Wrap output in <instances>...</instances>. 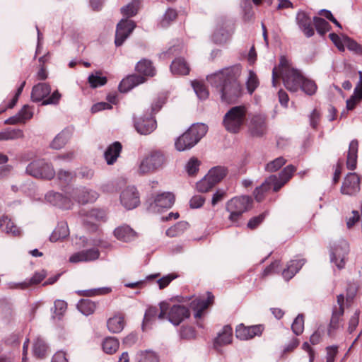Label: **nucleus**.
<instances>
[{
	"instance_id": "f257e3e1",
	"label": "nucleus",
	"mask_w": 362,
	"mask_h": 362,
	"mask_svg": "<svg viewBox=\"0 0 362 362\" xmlns=\"http://www.w3.org/2000/svg\"><path fill=\"white\" fill-rule=\"evenodd\" d=\"M240 74L241 66L235 65L211 74L206 79L219 92L223 102L233 103L242 95V86L238 81Z\"/></svg>"
},
{
	"instance_id": "f03ea898",
	"label": "nucleus",
	"mask_w": 362,
	"mask_h": 362,
	"mask_svg": "<svg viewBox=\"0 0 362 362\" xmlns=\"http://www.w3.org/2000/svg\"><path fill=\"white\" fill-rule=\"evenodd\" d=\"M303 77L299 70L293 68L289 61L284 56H281L279 66L272 70V86L276 87L277 79L281 78L288 90L296 92L300 88Z\"/></svg>"
},
{
	"instance_id": "7ed1b4c3",
	"label": "nucleus",
	"mask_w": 362,
	"mask_h": 362,
	"mask_svg": "<svg viewBox=\"0 0 362 362\" xmlns=\"http://www.w3.org/2000/svg\"><path fill=\"white\" fill-rule=\"evenodd\" d=\"M207 130L208 127L202 123L192 125L175 141L176 149L179 151L190 149L206 134Z\"/></svg>"
},
{
	"instance_id": "20e7f679",
	"label": "nucleus",
	"mask_w": 362,
	"mask_h": 362,
	"mask_svg": "<svg viewBox=\"0 0 362 362\" xmlns=\"http://www.w3.org/2000/svg\"><path fill=\"white\" fill-rule=\"evenodd\" d=\"M247 107L238 105L231 107L224 115L223 123L226 129L230 133H238L246 121Z\"/></svg>"
},
{
	"instance_id": "39448f33",
	"label": "nucleus",
	"mask_w": 362,
	"mask_h": 362,
	"mask_svg": "<svg viewBox=\"0 0 362 362\" xmlns=\"http://www.w3.org/2000/svg\"><path fill=\"white\" fill-rule=\"evenodd\" d=\"M252 199L249 196L236 197L229 200L226 205V211L230 214L228 219L235 226L243 214L252 207Z\"/></svg>"
},
{
	"instance_id": "423d86ee",
	"label": "nucleus",
	"mask_w": 362,
	"mask_h": 362,
	"mask_svg": "<svg viewBox=\"0 0 362 362\" xmlns=\"http://www.w3.org/2000/svg\"><path fill=\"white\" fill-rule=\"evenodd\" d=\"M51 92V87L48 83H39L34 86L31 92V99L33 102L42 101V105H47L49 104H57L60 100L61 94L58 90H55L47 99L43 100L48 96Z\"/></svg>"
},
{
	"instance_id": "0eeeda50",
	"label": "nucleus",
	"mask_w": 362,
	"mask_h": 362,
	"mask_svg": "<svg viewBox=\"0 0 362 362\" xmlns=\"http://www.w3.org/2000/svg\"><path fill=\"white\" fill-rule=\"evenodd\" d=\"M26 173L35 177L51 180L55 175L53 167L45 160L31 162L26 168Z\"/></svg>"
},
{
	"instance_id": "6e6552de",
	"label": "nucleus",
	"mask_w": 362,
	"mask_h": 362,
	"mask_svg": "<svg viewBox=\"0 0 362 362\" xmlns=\"http://www.w3.org/2000/svg\"><path fill=\"white\" fill-rule=\"evenodd\" d=\"M165 163V157L160 151H153L146 156L141 163L139 168V173L145 175L151 173L160 168Z\"/></svg>"
},
{
	"instance_id": "1a4fd4ad",
	"label": "nucleus",
	"mask_w": 362,
	"mask_h": 362,
	"mask_svg": "<svg viewBox=\"0 0 362 362\" xmlns=\"http://www.w3.org/2000/svg\"><path fill=\"white\" fill-rule=\"evenodd\" d=\"M349 252V245L346 240L341 239L335 242L330 249L331 262H334L339 269L344 268Z\"/></svg>"
},
{
	"instance_id": "9d476101",
	"label": "nucleus",
	"mask_w": 362,
	"mask_h": 362,
	"mask_svg": "<svg viewBox=\"0 0 362 362\" xmlns=\"http://www.w3.org/2000/svg\"><path fill=\"white\" fill-rule=\"evenodd\" d=\"M267 117L264 115H253L248 124V132L253 138H262L267 133Z\"/></svg>"
},
{
	"instance_id": "9b49d317",
	"label": "nucleus",
	"mask_w": 362,
	"mask_h": 362,
	"mask_svg": "<svg viewBox=\"0 0 362 362\" xmlns=\"http://www.w3.org/2000/svg\"><path fill=\"white\" fill-rule=\"evenodd\" d=\"M136 27L135 23L132 20L122 19L117 25L115 43L116 46H121L129 36Z\"/></svg>"
},
{
	"instance_id": "f8f14e48",
	"label": "nucleus",
	"mask_w": 362,
	"mask_h": 362,
	"mask_svg": "<svg viewBox=\"0 0 362 362\" xmlns=\"http://www.w3.org/2000/svg\"><path fill=\"white\" fill-rule=\"evenodd\" d=\"M121 204L127 209H133L140 203L139 192L135 187L129 186L126 187L120 195Z\"/></svg>"
},
{
	"instance_id": "ddd939ff",
	"label": "nucleus",
	"mask_w": 362,
	"mask_h": 362,
	"mask_svg": "<svg viewBox=\"0 0 362 362\" xmlns=\"http://www.w3.org/2000/svg\"><path fill=\"white\" fill-rule=\"evenodd\" d=\"M169 309L168 303L165 302H161L159 304V308L150 307L148 308L144 315L143 321V329H146L148 323L158 317L160 320H163L165 317L167 312Z\"/></svg>"
},
{
	"instance_id": "4468645a",
	"label": "nucleus",
	"mask_w": 362,
	"mask_h": 362,
	"mask_svg": "<svg viewBox=\"0 0 362 362\" xmlns=\"http://www.w3.org/2000/svg\"><path fill=\"white\" fill-rule=\"evenodd\" d=\"M360 189V180L357 174L349 173L342 184L341 192L344 194L353 195Z\"/></svg>"
},
{
	"instance_id": "2eb2a0df",
	"label": "nucleus",
	"mask_w": 362,
	"mask_h": 362,
	"mask_svg": "<svg viewBox=\"0 0 362 362\" xmlns=\"http://www.w3.org/2000/svg\"><path fill=\"white\" fill-rule=\"evenodd\" d=\"M189 317V310L185 306L181 305H174L170 309L168 315L169 321L175 325H178Z\"/></svg>"
},
{
	"instance_id": "dca6fc26",
	"label": "nucleus",
	"mask_w": 362,
	"mask_h": 362,
	"mask_svg": "<svg viewBox=\"0 0 362 362\" xmlns=\"http://www.w3.org/2000/svg\"><path fill=\"white\" fill-rule=\"evenodd\" d=\"M98 194L96 192L86 187L74 189L71 194V197L74 200L82 204L93 202L98 199Z\"/></svg>"
},
{
	"instance_id": "f3484780",
	"label": "nucleus",
	"mask_w": 362,
	"mask_h": 362,
	"mask_svg": "<svg viewBox=\"0 0 362 362\" xmlns=\"http://www.w3.org/2000/svg\"><path fill=\"white\" fill-rule=\"evenodd\" d=\"M263 328L261 325L245 327L244 325H239L235 330L237 338L241 340H247L255 336L262 334Z\"/></svg>"
},
{
	"instance_id": "a211bd4d",
	"label": "nucleus",
	"mask_w": 362,
	"mask_h": 362,
	"mask_svg": "<svg viewBox=\"0 0 362 362\" xmlns=\"http://www.w3.org/2000/svg\"><path fill=\"white\" fill-rule=\"evenodd\" d=\"M100 252L97 248H90L73 254L69 261L72 263L94 261L99 258Z\"/></svg>"
},
{
	"instance_id": "6ab92c4d",
	"label": "nucleus",
	"mask_w": 362,
	"mask_h": 362,
	"mask_svg": "<svg viewBox=\"0 0 362 362\" xmlns=\"http://www.w3.org/2000/svg\"><path fill=\"white\" fill-rule=\"evenodd\" d=\"M136 130L140 134L147 135L156 128V121L151 116L146 118L141 117L134 122Z\"/></svg>"
},
{
	"instance_id": "aec40b11",
	"label": "nucleus",
	"mask_w": 362,
	"mask_h": 362,
	"mask_svg": "<svg viewBox=\"0 0 362 362\" xmlns=\"http://www.w3.org/2000/svg\"><path fill=\"white\" fill-rule=\"evenodd\" d=\"M296 20L299 28L307 37H310L314 35L315 31L311 19L306 13L303 11L298 12Z\"/></svg>"
},
{
	"instance_id": "412c9836",
	"label": "nucleus",
	"mask_w": 362,
	"mask_h": 362,
	"mask_svg": "<svg viewBox=\"0 0 362 362\" xmlns=\"http://www.w3.org/2000/svg\"><path fill=\"white\" fill-rule=\"evenodd\" d=\"M296 168L293 165L285 167L279 173V177L276 175V180L273 182L274 192H278L293 176Z\"/></svg>"
},
{
	"instance_id": "4be33fe9",
	"label": "nucleus",
	"mask_w": 362,
	"mask_h": 362,
	"mask_svg": "<svg viewBox=\"0 0 362 362\" xmlns=\"http://www.w3.org/2000/svg\"><path fill=\"white\" fill-rule=\"evenodd\" d=\"M214 298V296L211 293L208 292L206 299L197 298L192 301L191 307L194 310H195V318H200L202 316L204 310H206L211 303H212Z\"/></svg>"
},
{
	"instance_id": "5701e85b",
	"label": "nucleus",
	"mask_w": 362,
	"mask_h": 362,
	"mask_svg": "<svg viewBox=\"0 0 362 362\" xmlns=\"http://www.w3.org/2000/svg\"><path fill=\"white\" fill-rule=\"evenodd\" d=\"M145 81V77L141 75H129L120 82L119 85V90L121 93H127L135 86L143 83Z\"/></svg>"
},
{
	"instance_id": "b1692460",
	"label": "nucleus",
	"mask_w": 362,
	"mask_h": 362,
	"mask_svg": "<svg viewBox=\"0 0 362 362\" xmlns=\"http://www.w3.org/2000/svg\"><path fill=\"white\" fill-rule=\"evenodd\" d=\"M114 235L117 240L128 243L136 239V233L130 226L123 225L115 229Z\"/></svg>"
},
{
	"instance_id": "393cba45",
	"label": "nucleus",
	"mask_w": 362,
	"mask_h": 362,
	"mask_svg": "<svg viewBox=\"0 0 362 362\" xmlns=\"http://www.w3.org/2000/svg\"><path fill=\"white\" fill-rule=\"evenodd\" d=\"M122 149L120 142L115 141L104 152V158L107 165H113L117 160Z\"/></svg>"
},
{
	"instance_id": "a878e982",
	"label": "nucleus",
	"mask_w": 362,
	"mask_h": 362,
	"mask_svg": "<svg viewBox=\"0 0 362 362\" xmlns=\"http://www.w3.org/2000/svg\"><path fill=\"white\" fill-rule=\"evenodd\" d=\"M276 180V175H272L267 177L265 181L255 188L253 194L257 202H261L264 197V194L273 188V182Z\"/></svg>"
},
{
	"instance_id": "bb28decb",
	"label": "nucleus",
	"mask_w": 362,
	"mask_h": 362,
	"mask_svg": "<svg viewBox=\"0 0 362 362\" xmlns=\"http://www.w3.org/2000/svg\"><path fill=\"white\" fill-rule=\"evenodd\" d=\"M45 277V274L42 272H36L31 279L28 281H25L21 283H8V286L9 288H21L25 289L31 285L37 284L40 283Z\"/></svg>"
},
{
	"instance_id": "cd10ccee",
	"label": "nucleus",
	"mask_w": 362,
	"mask_h": 362,
	"mask_svg": "<svg viewBox=\"0 0 362 362\" xmlns=\"http://www.w3.org/2000/svg\"><path fill=\"white\" fill-rule=\"evenodd\" d=\"M305 260L304 259L291 260L287 268L284 269L282 272V276L286 281L290 280L303 267Z\"/></svg>"
},
{
	"instance_id": "c85d7f7f",
	"label": "nucleus",
	"mask_w": 362,
	"mask_h": 362,
	"mask_svg": "<svg viewBox=\"0 0 362 362\" xmlns=\"http://www.w3.org/2000/svg\"><path fill=\"white\" fill-rule=\"evenodd\" d=\"M228 24L224 20H221L216 28L213 36L212 40L216 44H222L226 42L228 37V32L227 30Z\"/></svg>"
},
{
	"instance_id": "c756f323",
	"label": "nucleus",
	"mask_w": 362,
	"mask_h": 362,
	"mask_svg": "<svg viewBox=\"0 0 362 362\" xmlns=\"http://www.w3.org/2000/svg\"><path fill=\"white\" fill-rule=\"evenodd\" d=\"M125 325L124 317L122 314H117L109 318L107 321L108 330L112 333L121 332Z\"/></svg>"
},
{
	"instance_id": "7c9ffc66",
	"label": "nucleus",
	"mask_w": 362,
	"mask_h": 362,
	"mask_svg": "<svg viewBox=\"0 0 362 362\" xmlns=\"http://www.w3.org/2000/svg\"><path fill=\"white\" fill-rule=\"evenodd\" d=\"M358 148V141L356 139L352 140L349 144L346 160L347 168L350 170H354L356 167Z\"/></svg>"
},
{
	"instance_id": "2f4dec72",
	"label": "nucleus",
	"mask_w": 362,
	"mask_h": 362,
	"mask_svg": "<svg viewBox=\"0 0 362 362\" xmlns=\"http://www.w3.org/2000/svg\"><path fill=\"white\" fill-rule=\"evenodd\" d=\"M136 71L142 74V76H153L156 74V69L150 60L142 59L136 65Z\"/></svg>"
},
{
	"instance_id": "473e14b6",
	"label": "nucleus",
	"mask_w": 362,
	"mask_h": 362,
	"mask_svg": "<svg viewBox=\"0 0 362 362\" xmlns=\"http://www.w3.org/2000/svg\"><path fill=\"white\" fill-rule=\"evenodd\" d=\"M175 202V195L171 192H163L156 196L154 203L160 208H170Z\"/></svg>"
},
{
	"instance_id": "72a5a7b5",
	"label": "nucleus",
	"mask_w": 362,
	"mask_h": 362,
	"mask_svg": "<svg viewBox=\"0 0 362 362\" xmlns=\"http://www.w3.org/2000/svg\"><path fill=\"white\" fill-rule=\"evenodd\" d=\"M0 228L2 231L11 234L13 236L21 235V230L11 221L8 216H3L0 218Z\"/></svg>"
},
{
	"instance_id": "f704fd0d",
	"label": "nucleus",
	"mask_w": 362,
	"mask_h": 362,
	"mask_svg": "<svg viewBox=\"0 0 362 362\" xmlns=\"http://www.w3.org/2000/svg\"><path fill=\"white\" fill-rule=\"evenodd\" d=\"M170 71L173 74L187 75L189 73V67L183 58H177L173 61Z\"/></svg>"
},
{
	"instance_id": "c9c22d12",
	"label": "nucleus",
	"mask_w": 362,
	"mask_h": 362,
	"mask_svg": "<svg viewBox=\"0 0 362 362\" xmlns=\"http://www.w3.org/2000/svg\"><path fill=\"white\" fill-rule=\"evenodd\" d=\"M232 341V328L229 325L224 326L222 332L219 333L214 340V346H221Z\"/></svg>"
},
{
	"instance_id": "e433bc0d",
	"label": "nucleus",
	"mask_w": 362,
	"mask_h": 362,
	"mask_svg": "<svg viewBox=\"0 0 362 362\" xmlns=\"http://www.w3.org/2000/svg\"><path fill=\"white\" fill-rule=\"evenodd\" d=\"M228 170L223 166H216L209 170L207 173L208 177H209L212 182L216 185L220 182L227 175Z\"/></svg>"
},
{
	"instance_id": "4c0bfd02",
	"label": "nucleus",
	"mask_w": 362,
	"mask_h": 362,
	"mask_svg": "<svg viewBox=\"0 0 362 362\" xmlns=\"http://www.w3.org/2000/svg\"><path fill=\"white\" fill-rule=\"evenodd\" d=\"M69 234V230L66 223L58 224L49 237L52 242H56L59 240L66 238Z\"/></svg>"
},
{
	"instance_id": "58836bf2",
	"label": "nucleus",
	"mask_w": 362,
	"mask_h": 362,
	"mask_svg": "<svg viewBox=\"0 0 362 362\" xmlns=\"http://www.w3.org/2000/svg\"><path fill=\"white\" fill-rule=\"evenodd\" d=\"M119 342L116 337H106L102 344L103 351L108 354H115L119 349Z\"/></svg>"
},
{
	"instance_id": "ea45409f",
	"label": "nucleus",
	"mask_w": 362,
	"mask_h": 362,
	"mask_svg": "<svg viewBox=\"0 0 362 362\" xmlns=\"http://www.w3.org/2000/svg\"><path fill=\"white\" fill-rule=\"evenodd\" d=\"M344 314V308H334L332 312V315L331 317L329 329H328V335H332V331L338 329L339 327V321L340 317Z\"/></svg>"
},
{
	"instance_id": "a19ab883",
	"label": "nucleus",
	"mask_w": 362,
	"mask_h": 362,
	"mask_svg": "<svg viewBox=\"0 0 362 362\" xmlns=\"http://www.w3.org/2000/svg\"><path fill=\"white\" fill-rule=\"evenodd\" d=\"M78 309L83 315L88 316L93 314L96 309V304L88 299H82L77 305Z\"/></svg>"
},
{
	"instance_id": "79ce46f5",
	"label": "nucleus",
	"mask_w": 362,
	"mask_h": 362,
	"mask_svg": "<svg viewBox=\"0 0 362 362\" xmlns=\"http://www.w3.org/2000/svg\"><path fill=\"white\" fill-rule=\"evenodd\" d=\"M139 6L140 1L139 0H132L127 5L121 8V13L127 18L134 16L138 13Z\"/></svg>"
},
{
	"instance_id": "37998d69",
	"label": "nucleus",
	"mask_w": 362,
	"mask_h": 362,
	"mask_svg": "<svg viewBox=\"0 0 362 362\" xmlns=\"http://www.w3.org/2000/svg\"><path fill=\"white\" fill-rule=\"evenodd\" d=\"M47 351V345L41 338H37L34 342L33 351L35 357L42 358L45 356Z\"/></svg>"
},
{
	"instance_id": "c03bdc74",
	"label": "nucleus",
	"mask_w": 362,
	"mask_h": 362,
	"mask_svg": "<svg viewBox=\"0 0 362 362\" xmlns=\"http://www.w3.org/2000/svg\"><path fill=\"white\" fill-rule=\"evenodd\" d=\"M69 139V132L67 131H62L55 136L50 146L54 149H60L65 146Z\"/></svg>"
},
{
	"instance_id": "a18cd8bd",
	"label": "nucleus",
	"mask_w": 362,
	"mask_h": 362,
	"mask_svg": "<svg viewBox=\"0 0 362 362\" xmlns=\"http://www.w3.org/2000/svg\"><path fill=\"white\" fill-rule=\"evenodd\" d=\"M136 362H158V358L152 351H140L136 355Z\"/></svg>"
},
{
	"instance_id": "49530a36",
	"label": "nucleus",
	"mask_w": 362,
	"mask_h": 362,
	"mask_svg": "<svg viewBox=\"0 0 362 362\" xmlns=\"http://www.w3.org/2000/svg\"><path fill=\"white\" fill-rule=\"evenodd\" d=\"M88 81L91 88H95L106 84L107 80L105 76H101L100 73L97 71L95 74H92L88 76Z\"/></svg>"
},
{
	"instance_id": "de8ad7c7",
	"label": "nucleus",
	"mask_w": 362,
	"mask_h": 362,
	"mask_svg": "<svg viewBox=\"0 0 362 362\" xmlns=\"http://www.w3.org/2000/svg\"><path fill=\"white\" fill-rule=\"evenodd\" d=\"M313 23L315 24L317 32L320 35H325L330 28V25L324 18L320 17H314Z\"/></svg>"
},
{
	"instance_id": "09e8293b",
	"label": "nucleus",
	"mask_w": 362,
	"mask_h": 362,
	"mask_svg": "<svg viewBox=\"0 0 362 362\" xmlns=\"http://www.w3.org/2000/svg\"><path fill=\"white\" fill-rule=\"evenodd\" d=\"M192 86L197 97L202 100H204L209 96V91L205 86L199 81H192Z\"/></svg>"
},
{
	"instance_id": "8fccbe9b",
	"label": "nucleus",
	"mask_w": 362,
	"mask_h": 362,
	"mask_svg": "<svg viewBox=\"0 0 362 362\" xmlns=\"http://www.w3.org/2000/svg\"><path fill=\"white\" fill-rule=\"evenodd\" d=\"M300 88L306 94L312 95L316 92L317 86L313 81L303 77Z\"/></svg>"
},
{
	"instance_id": "3c124183",
	"label": "nucleus",
	"mask_w": 362,
	"mask_h": 362,
	"mask_svg": "<svg viewBox=\"0 0 362 362\" xmlns=\"http://www.w3.org/2000/svg\"><path fill=\"white\" fill-rule=\"evenodd\" d=\"M216 185L208 177L207 174L197 183V189L200 192H206L212 189Z\"/></svg>"
},
{
	"instance_id": "603ef678",
	"label": "nucleus",
	"mask_w": 362,
	"mask_h": 362,
	"mask_svg": "<svg viewBox=\"0 0 362 362\" xmlns=\"http://www.w3.org/2000/svg\"><path fill=\"white\" fill-rule=\"evenodd\" d=\"M201 161L195 157L191 158L185 165L186 171L189 175H194L199 171Z\"/></svg>"
},
{
	"instance_id": "864d4df0",
	"label": "nucleus",
	"mask_w": 362,
	"mask_h": 362,
	"mask_svg": "<svg viewBox=\"0 0 362 362\" xmlns=\"http://www.w3.org/2000/svg\"><path fill=\"white\" fill-rule=\"evenodd\" d=\"M286 163V160L284 157H279L268 163L265 166V170L267 172H276L285 165Z\"/></svg>"
},
{
	"instance_id": "5fc2aeb1",
	"label": "nucleus",
	"mask_w": 362,
	"mask_h": 362,
	"mask_svg": "<svg viewBox=\"0 0 362 362\" xmlns=\"http://www.w3.org/2000/svg\"><path fill=\"white\" fill-rule=\"evenodd\" d=\"M293 332L296 335H300L304 329V317L303 314H299L293 320L291 325Z\"/></svg>"
},
{
	"instance_id": "6e6d98bb",
	"label": "nucleus",
	"mask_w": 362,
	"mask_h": 362,
	"mask_svg": "<svg viewBox=\"0 0 362 362\" xmlns=\"http://www.w3.org/2000/svg\"><path fill=\"white\" fill-rule=\"evenodd\" d=\"M258 85L259 81L255 73L252 71H250L247 81V88L250 94H252L255 91Z\"/></svg>"
},
{
	"instance_id": "4d7b16f0",
	"label": "nucleus",
	"mask_w": 362,
	"mask_h": 362,
	"mask_svg": "<svg viewBox=\"0 0 362 362\" xmlns=\"http://www.w3.org/2000/svg\"><path fill=\"white\" fill-rule=\"evenodd\" d=\"M187 226V223L186 222H180L177 223L174 226L168 228L166 230V235L169 237H175L179 235L180 233L183 231L185 228Z\"/></svg>"
},
{
	"instance_id": "13d9d810",
	"label": "nucleus",
	"mask_w": 362,
	"mask_h": 362,
	"mask_svg": "<svg viewBox=\"0 0 362 362\" xmlns=\"http://www.w3.org/2000/svg\"><path fill=\"white\" fill-rule=\"evenodd\" d=\"M18 115H19V118L22 123H25L27 120L33 117V112L28 105H25L18 112Z\"/></svg>"
},
{
	"instance_id": "bf43d9fd",
	"label": "nucleus",
	"mask_w": 362,
	"mask_h": 362,
	"mask_svg": "<svg viewBox=\"0 0 362 362\" xmlns=\"http://www.w3.org/2000/svg\"><path fill=\"white\" fill-rule=\"evenodd\" d=\"M177 17V12L175 10L172 8H168L160 22L162 27H166L169 25V23L173 21Z\"/></svg>"
},
{
	"instance_id": "052dcab7",
	"label": "nucleus",
	"mask_w": 362,
	"mask_h": 362,
	"mask_svg": "<svg viewBox=\"0 0 362 362\" xmlns=\"http://www.w3.org/2000/svg\"><path fill=\"white\" fill-rule=\"evenodd\" d=\"M6 141L23 137V132L20 129H6Z\"/></svg>"
},
{
	"instance_id": "680f3d73",
	"label": "nucleus",
	"mask_w": 362,
	"mask_h": 362,
	"mask_svg": "<svg viewBox=\"0 0 362 362\" xmlns=\"http://www.w3.org/2000/svg\"><path fill=\"white\" fill-rule=\"evenodd\" d=\"M111 291V289L107 287L104 288H95V289H90V290H86L83 291V295L85 296H96V295H101V294H106Z\"/></svg>"
},
{
	"instance_id": "e2e57ef3",
	"label": "nucleus",
	"mask_w": 362,
	"mask_h": 362,
	"mask_svg": "<svg viewBox=\"0 0 362 362\" xmlns=\"http://www.w3.org/2000/svg\"><path fill=\"white\" fill-rule=\"evenodd\" d=\"M74 175L71 172L66 170H59L57 173V178L62 184H68L73 180Z\"/></svg>"
},
{
	"instance_id": "0e129e2a",
	"label": "nucleus",
	"mask_w": 362,
	"mask_h": 362,
	"mask_svg": "<svg viewBox=\"0 0 362 362\" xmlns=\"http://www.w3.org/2000/svg\"><path fill=\"white\" fill-rule=\"evenodd\" d=\"M205 202V198L202 195H195L189 201V206L192 209H198L202 206Z\"/></svg>"
},
{
	"instance_id": "69168bd1",
	"label": "nucleus",
	"mask_w": 362,
	"mask_h": 362,
	"mask_svg": "<svg viewBox=\"0 0 362 362\" xmlns=\"http://www.w3.org/2000/svg\"><path fill=\"white\" fill-rule=\"evenodd\" d=\"M67 308V304L64 300H57L54 302V313L57 315H62Z\"/></svg>"
},
{
	"instance_id": "338daca9",
	"label": "nucleus",
	"mask_w": 362,
	"mask_h": 362,
	"mask_svg": "<svg viewBox=\"0 0 362 362\" xmlns=\"http://www.w3.org/2000/svg\"><path fill=\"white\" fill-rule=\"evenodd\" d=\"M90 217L94 218L97 221H104L106 217V213L104 210L93 209L88 212Z\"/></svg>"
},
{
	"instance_id": "774afa93",
	"label": "nucleus",
	"mask_w": 362,
	"mask_h": 362,
	"mask_svg": "<svg viewBox=\"0 0 362 362\" xmlns=\"http://www.w3.org/2000/svg\"><path fill=\"white\" fill-rule=\"evenodd\" d=\"M326 362H334L336 355L338 353L337 346H330L327 347Z\"/></svg>"
}]
</instances>
